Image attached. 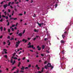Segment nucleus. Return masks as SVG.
<instances>
[{
	"instance_id": "obj_1",
	"label": "nucleus",
	"mask_w": 73,
	"mask_h": 73,
	"mask_svg": "<svg viewBox=\"0 0 73 73\" xmlns=\"http://www.w3.org/2000/svg\"><path fill=\"white\" fill-rule=\"evenodd\" d=\"M48 67H50L51 69H53V66L51 65V64L50 63H48L47 65Z\"/></svg>"
},
{
	"instance_id": "obj_2",
	"label": "nucleus",
	"mask_w": 73,
	"mask_h": 73,
	"mask_svg": "<svg viewBox=\"0 0 73 73\" xmlns=\"http://www.w3.org/2000/svg\"><path fill=\"white\" fill-rule=\"evenodd\" d=\"M20 42L19 41H18V42L17 41L16 42V44L15 45V47L16 48H18V46H19V44L20 43Z\"/></svg>"
},
{
	"instance_id": "obj_3",
	"label": "nucleus",
	"mask_w": 73,
	"mask_h": 73,
	"mask_svg": "<svg viewBox=\"0 0 73 73\" xmlns=\"http://www.w3.org/2000/svg\"><path fill=\"white\" fill-rule=\"evenodd\" d=\"M60 64H61V67L62 68V69H64V68H64V64H64L63 61L62 62V63L60 62Z\"/></svg>"
},
{
	"instance_id": "obj_4",
	"label": "nucleus",
	"mask_w": 73,
	"mask_h": 73,
	"mask_svg": "<svg viewBox=\"0 0 73 73\" xmlns=\"http://www.w3.org/2000/svg\"><path fill=\"white\" fill-rule=\"evenodd\" d=\"M37 48L38 49V50H40L41 49V47H40V46L39 45L37 46Z\"/></svg>"
},
{
	"instance_id": "obj_5",
	"label": "nucleus",
	"mask_w": 73,
	"mask_h": 73,
	"mask_svg": "<svg viewBox=\"0 0 73 73\" xmlns=\"http://www.w3.org/2000/svg\"><path fill=\"white\" fill-rule=\"evenodd\" d=\"M8 6V5L7 4H5V5H3V7H4V8H5V9H6V7H7Z\"/></svg>"
},
{
	"instance_id": "obj_6",
	"label": "nucleus",
	"mask_w": 73,
	"mask_h": 73,
	"mask_svg": "<svg viewBox=\"0 0 73 73\" xmlns=\"http://www.w3.org/2000/svg\"><path fill=\"white\" fill-rule=\"evenodd\" d=\"M22 41H23V42L25 41V43L26 42H27V40H25V39H23Z\"/></svg>"
},
{
	"instance_id": "obj_7",
	"label": "nucleus",
	"mask_w": 73,
	"mask_h": 73,
	"mask_svg": "<svg viewBox=\"0 0 73 73\" xmlns=\"http://www.w3.org/2000/svg\"><path fill=\"white\" fill-rule=\"evenodd\" d=\"M7 42L8 43V45H10L11 44V42H10L9 40H8Z\"/></svg>"
},
{
	"instance_id": "obj_8",
	"label": "nucleus",
	"mask_w": 73,
	"mask_h": 73,
	"mask_svg": "<svg viewBox=\"0 0 73 73\" xmlns=\"http://www.w3.org/2000/svg\"><path fill=\"white\" fill-rule=\"evenodd\" d=\"M65 35H66L65 34H63V35H62V36L63 38V39H64L65 37Z\"/></svg>"
},
{
	"instance_id": "obj_9",
	"label": "nucleus",
	"mask_w": 73,
	"mask_h": 73,
	"mask_svg": "<svg viewBox=\"0 0 73 73\" xmlns=\"http://www.w3.org/2000/svg\"><path fill=\"white\" fill-rule=\"evenodd\" d=\"M16 54V53L14 52V53H13V56L11 57V58H14V57L15 56V55Z\"/></svg>"
},
{
	"instance_id": "obj_10",
	"label": "nucleus",
	"mask_w": 73,
	"mask_h": 73,
	"mask_svg": "<svg viewBox=\"0 0 73 73\" xmlns=\"http://www.w3.org/2000/svg\"><path fill=\"white\" fill-rule=\"evenodd\" d=\"M35 67H36L37 68V69L38 70H39L40 69V67H38V65L37 64L36 65V66H35Z\"/></svg>"
},
{
	"instance_id": "obj_11",
	"label": "nucleus",
	"mask_w": 73,
	"mask_h": 73,
	"mask_svg": "<svg viewBox=\"0 0 73 73\" xmlns=\"http://www.w3.org/2000/svg\"><path fill=\"white\" fill-rule=\"evenodd\" d=\"M3 29V27H0V29L1 30V32H2Z\"/></svg>"
},
{
	"instance_id": "obj_12",
	"label": "nucleus",
	"mask_w": 73,
	"mask_h": 73,
	"mask_svg": "<svg viewBox=\"0 0 73 73\" xmlns=\"http://www.w3.org/2000/svg\"><path fill=\"white\" fill-rule=\"evenodd\" d=\"M38 24V25H39V27H41V24H40V23H38V22H37V23Z\"/></svg>"
},
{
	"instance_id": "obj_13",
	"label": "nucleus",
	"mask_w": 73,
	"mask_h": 73,
	"mask_svg": "<svg viewBox=\"0 0 73 73\" xmlns=\"http://www.w3.org/2000/svg\"><path fill=\"white\" fill-rule=\"evenodd\" d=\"M18 35L19 36H22L23 34H22V33H19L18 34Z\"/></svg>"
},
{
	"instance_id": "obj_14",
	"label": "nucleus",
	"mask_w": 73,
	"mask_h": 73,
	"mask_svg": "<svg viewBox=\"0 0 73 73\" xmlns=\"http://www.w3.org/2000/svg\"><path fill=\"white\" fill-rule=\"evenodd\" d=\"M21 64V62H19L18 64V66L19 67L20 66V65Z\"/></svg>"
},
{
	"instance_id": "obj_15",
	"label": "nucleus",
	"mask_w": 73,
	"mask_h": 73,
	"mask_svg": "<svg viewBox=\"0 0 73 73\" xmlns=\"http://www.w3.org/2000/svg\"><path fill=\"white\" fill-rule=\"evenodd\" d=\"M15 68H16V67L15 66H14V67H13V69H11V70H14V69Z\"/></svg>"
},
{
	"instance_id": "obj_16",
	"label": "nucleus",
	"mask_w": 73,
	"mask_h": 73,
	"mask_svg": "<svg viewBox=\"0 0 73 73\" xmlns=\"http://www.w3.org/2000/svg\"><path fill=\"white\" fill-rule=\"evenodd\" d=\"M13 58H12L11 57V60H10V62H11V63H12V62H13Z\"/></svg>"
},
{
	"instance_id": "obj_17",
	"label": "nucleus",
	"mask_w": 73,
	"mask_h": 73,
	"mask_svg": "<svg viewBox=\"0 0 73 73\" xmlns=\"http://www.w3.org/2000/svg\"><path fill=\"white\" fill-rule=\"evenodd\" d=\"M16 61L15 60H14L13 62V64H12V65H14V64L15 63Z\"/></svg>"
},
{
	"instance_id": "obj_18",
	"label": "nucleus",
	"mask_w": 73,
	"mask_h": 73,
	"mask_svg": "<svg viewBox=\"0 0 73 73\" xmlns=\"http://www.w3.org/2000/svg\"><path fill=\"white\" fill-rule=\"evenodd\" d=\"M25 68V67H24V66H22V68H21V69L22 70H24Z\"/></svg>"
},
{
	"instance_id": "obj_19",
	"label": "nucleus",
	"mask_w": 73,
	"mask_h": 73,
	"mask_svg": "<svg viewBox=\"0 0 73 73\" xmlns=\"http://www.w3.org/2000/svg\"><path fill=\"white\" fill-rule=\"evenodd\" d=\"M42 49H44L45 48V46L44 45H43L42 46Z\"/></svg>"
},
{
	"instance_id": "obj_20",
	"label": "nucleus",
	"mask_w": 73,
	"mask_h": 73,
	"mask_svg": "<svg viewBox=\"0 0 73 73\" xmlns=\"http://www.w3.org/2000/svg\"><path fill=\"white\" fill-rule=\"evenodd\" d=\"M4 57H5L6 58H7L8 57L7 55H5V56H4Z\"/></svg>"
},
{
	"instance_id": "obj_21",
	"label": "nucleus",
	"mask_w": 73,
	"mask_h": 73,
	"mask_svg": "<svg viewBox=\"0 0 73 73\" xmlns=\"http://www.w3.org/2000/svg\"><path fill=\"white\" fill-rule=\"evenodd\" d=\"M44 69V68H42V70L41 71V72H43V70Z\"/></svg>"
},
{
	"instance_id": "obj_22",
	"label": "nucleus",
	"mask_w": 73,
	"mask_h": 73,
	"mask_svg": "<svg viewBox=\"0 0 73 73\" xmlns=\"http://www.w3.org/2000/svg\"><path fill=\"white\" fill-rule=\"evenodd\" d=\"M44 68L45 69H47L48 68V67L47 66V65H45V66H44Z\"/></svg>"
},
{
	"instance_id": "obj_23",
	"label": "nucleus",
	"mask_w": 73,
	"mask_h": 73,
	"mask_svg": "<svg viewBox=\"0 0 73 73\" xmlns=\"http://www.w3.org/2000/svg\"><path fill=\"white\" fill-rule=\"evenodd\" d=\"M11 2H9V4H8V6H10V5L11 4Z\"/></svg>"
},
{
	"instance_id": "obj_24",
	"label": "nucleus",
	"mask_w": 73,
	"mask_h": 73,
	"mask_svg": "<svg viewBox=\"0 0 73 73\" xmlns=\"http://www.w3.org/2000/svg\"><path fill=\"white\" fill-rule=\"evenodd\" d=\"M60 42H62V43H64V41L63 40H61Z\"/></svg>"
},
{
	"instance_id": "obj_25",
	"label": "nucleus",
	"mask_w": 73,
	"mask_h": 73,
	"mask_svg": "<svg viewBox=\"0 0 73 73\" xmlns=\"http://www.w3.org/2000/svg\"><path fill=\"white\" fill-rule=\"evenodd\" d=\"M3 18H2L0 20V21L1 22H2V21H3Z\"/></svg>"
},
{
	"instance_id": "obj_26",
	"label": "nucleus",
	"mask_w": 73,
	"mask_h": 73,
	"mask_svg": "<svg viewBox=\"0 0 73 73\" xmlns=\"http://www.w3.org/2000/svg\"><path fill=\"white\" fill-rule=\"evenodd\" d=\"M34 31L35 32H38V31H37L36 29H34Z\"/></svg>"
},
{
	"instance_id": "obj_27",
	"label": "nucleus",
	"mask_w": 73,
	"mask_h": 73,
	"mask_svg": "<svg viewBox=\"0 0 73 73\" xmlns=\"http://www.w3.org/2000/svg\"><path fill=\"white\" fill-rule=\"evenodd\" d=\"M14 14V11H13V13H12V16H13Z\"/></svg>"
},
{
	"instance_id": "obj_28",
	"label": "nucleus",
	"mask_w": 73,
	"mask_h": 73,
	"mask_svg": "<svg viewBox=\"0 0 73 73\" xmlns=\"http://www.w3.org/2000/svg\"><path fill=\"white\" fill-rule=\"evenodd\" d=\"M14 40V38L13 37H12L11 39H10V40Z\"/></svg>"
},
{
	"instance_id": "obj_29",
	"label": "nucleus",
	"mask_w": 73,
	"mask_h": 73,
	"mask_svg": "<svg viewBox=\"0 0 73 73\" xmlns=\"http://www.w3.org/2000/svg\"><path fill=\"white\" fill-rule=\"evenodd\" d=\"M4 13L5 14V16H6V15H7V12H6V11H5L4 12Z\"/></svg>"
},
{
	"instance_id": "obj_30",
	"label": "nucleus",
	"mask_w": 73,
	"mask_h": 73,
	"mask_svg": "<svg viewBox=\"0 0 73 73\" xmlns=\"http://www.w3.org/2000/svg\"><path fill=\"white\" fill-rule=\"evenodd\" d=\"M27 48H31V45H29L28 46H27Z\"/></svg>"
},
{
	"instance_id": "obj_31",
	"label": "nucleus",
	"mask_w": 73,
	"mask_h": 73,
	"mask_svg": "<svg viewBox=\"0 0 73 73\" xmlns=\"http://www.w3.org/2000/svg\"><path fill=\"white\" fill-rule=\"evenodd\" d=\"M14 60H17V57H14Z\"/></svg>"
},
{
	"instance_id": "obj_32",
	"label": "nucleus",
	"mask_w": 73,
	"mask_h": 73,
	"mask_svg": "<svg viewBox=\"0 0 73 73\" xmlns=\"http://www.w3.org/2000/svg\"><path fill=\"white\" fill-rule=\"evenodd\" d=\"M10 32H11V30L10 29H8V32L10 33Z\"/></svg>"
},
{
	"instance_id": "obj_33",
	"label": "nucleus",
	"mask_w": 73,
	"mask_h": 73,
	"mask_svg": "<svg viewBox=\"0 0 73 73\" xmlns=\"http://www.w3.org/2000/svg\"><path fill=\"white\" fill-rule=\"evenodd\" d=\"M62 60H64L65 58V57L64 56H63V57H62Z\"/></svg>"
},
{
	"instance_id": "obj_34",
	"label": "nucleus",
	"mask_w": 73,
	"mask_h": 73,
	"mask_svg": "<svg viewBox=\"0 0 73 73\" xmlns=\"http://www.w3.org/2000/svg\"><path fill=\"white\" fill-rule=\"evenodd\" d=\"M58 6V4H56L55 5V7H57Z\"/></svg>"
},
{
	"instance_id": "obj_35",
	"label": "nucleus",
	"mask_w": 73,
	"mask_h": 73,
	"mask_svg": "<svg viewBox=\"0 0 73 73\" xmlns=\"http://www.w3.org/2000/svg\"><path fill=\"white\" fill-rule=\"evenodd\" d=\"M31 43L30 42H29V44H28V45H31Z\"/></svg>"
},
{
	"instance_id": "obj_36",
	"label": "nucleus",
	"mask_w": 73,
	"mask_h": 73,
	"mask_svg": "<svg viewBox=\"0 0 73 73\" xmlns=\"http://www.w3.org/2000/svg\"><path fill=\"white\" fill-rule=\"evenodd\" d=\"M19 69H17V73H19Z\"/></svg>"
},
{
	"instance_id": "obj_37",
	"label": "nucleus",
	"mask_w": 73,
	"mask_h": 73,
	"mask_svg": "<svg viewBox=\"0 0 73 73\" xmlns=\"http://www.w3.org/2000/svg\"><path fill=\"white\" fill-rule=\"evenodd\" d=\"M5 18L6 19H8V16H5Z\"/></svg>"
},
{
	"instance_id": "obj_38",
	"label": "nucleus",
	"mask_w": 73,
	"mask_h": 73,
	"mask_svg": "<svg viewBox=\"0 0 73 73\" xmlns=\"http://www.w3.org/2000/svg\"><path fill=\"white\" fill-rule=\"evenodd\" d=\"M29 68H30V67H31V64H29V65L28 66Z\"/></svg>"
},
{
	"instance_id": "obj_39",
	"label": "nucleus",
	"mask_w": 73,
	"mask_h": 73,
	"mask_svg": "<svg viewBox=\"0 0 73 73\" xmlns=\"http://www.w3.org/2000/svg\"><path fill=\"white\" fill-rule=\"evenodd\" d=\"M19 15L20 16H22L23 14H22V13H19Z\"/></svg>"
},
{
	"instance_id": "obj_40",
	"label": "nucleus",
	"mask_w": 73,
	"mask_h": 73,
	"mask_svg": "<svg viewBox=\"0 0 73 73\" xmlns=\"http://www.w3.org/2000/svg\"><path fill=\"white\" fill-rule=\"evenodd\" d=\"M62 54H64V50H62Z\"/></svg>"
},
{
	"instance_id": "obj_41",
	"label": "nucleus",
	"mask_w": 73,
	"mask_h": 73,
	"mask_svg": "<svg viewBox=\"0 0 73 73\" xmlns=\"http://www.w3.org/2000/svg\"><path fill=\"white\" fill-rule=\"evenodd\" d=\"M46 52H47V53H50V52H49V51H48V50H46Z\"/></svg>"
},
{
	"instance_id": "obj_42",
	"label": "nucleus",
	"mask_w": 73,
	"mask_h": 73,
	"mask_svg": "<svg viewBox=\"0 0 73 73\" xmlns=\"http://www.w3.org/2000/svg\"><path fill=\"white\" fill-rule=\"evenodd\" d=\"M14 10H15V11L16 12H17V8H15V9H14Z\"/></svg>"
},
{
	"instance_id": "obj_43",
	"label": "nucleus",
	"mask_w": 73,
	"mask_h": 73,
	"mask_svg": "<svg viewBox=\"0 0 73 73\" xmlns=\"http://www.w3.org/2000/svg\"><path fill=\"white\" fill-rule=\"evenodd\" d=\"M11 30H12V31H14V28H11Z\"/></svg>"
},
{
	"instance_id": "obj_44",
	"label": "nucleus",
	"mask_w": 73,
	"mask_h": 73,
	"mask_svg": "<svg viewBox=\"0 0 73 73\" xmlns=\"http://www.w3.org/2000/svg\"><path fill=\"white\" fill-rule=\"evenodd\" d=\"M25 30L23 31V34H24V33H25Z\"/></svg>"
},
{
	"instance_id": "obj_45",
	"label": "nucleus",
	"mask_w": 73,
	"mask_h": 73,
	"mask_svg": "<svg viewBox=\"0 0 73 73\" xmlns=\"http://www.w3.org/2000/svg\"><path fill=\"white\" fill-rule=\"evenodd\" d=\"M1 12H0V19H1Z\"/></svg>"
},
{
	"instance_id": "obj_46",
	"label": "nucleus",
	"mask_w": 73,
	"mask_h": 73,
	"mask_svg": "<svg viewBox=\"0 0 73 73\" xmlns=\"http://www.w3.org/2000/svg\"><path fill=\"white\" fill-rule=\"evenodd\" d=\"M3 38V36L2 35L0 36V38Z\"/></svg>"
},
{
	"instance_id": "obj_47",
	"label": "nucleus",
	"mask_w": 73,
	"mask_h": 73,
	"mask_svg": "<svg viewBox=\"0 0 73 73\" xmlns=\"http://www.w3.org/2000/svg\"><path fill=\"white\" fill-rule=\"evenodd\" d=\"M25 58H26V57H24L23 58V60H25Z\"/></svg>"
},
{
	"instance_id": "obj_48",
	"label": "nucleus",
	"mask_w": 73,
	"mask_h": 73,
	"mask_svg": "<svg viewBox=\"0 0 73 73\" xmlns=\"http://www.w3.org/2000/svg\"><path fill=\"white\" fill-rule=\"evenodd\" d=\"M34 46L33 45H31V47L32 48H33V49Z\"/></svg>"
},
{
	"instance_id": "obj_49",
	"label": "nucleus",
	"mask_w": 73,
	"mask_h": 73,
	"mask_svg": "<svg viewBox=\"0 0 73 73\" xmlns=\"http://www.w3.org/2000/svg\"><path fill=\"white\" fill-rule=\"evenodd\" d=\"M15 25H14L13 24L12 25V27H15Z\"/></svg>"
},
{
	"instance_id": "obj_50",
	"label": "nucleus",
	"mask_w": 73,
	"mask_h": 73,
	"mask_svg": "<svg viewBox=\"0 0 73 73\" xmlns=\"http://www.w3.org/2000/svg\"><path fill=\"white\" fill-rule=\"evenodd\" d=\"M5 44H6V42H5V41H4V42H3V45H5Z\"/></svg>"
},
{
	"instance_id": "obj_51",
	"label": "nucleus",
	"mask_w": 73,
	"mask_h": 73,
	"mask_svg": "<svg viewBox=\"0 0 73 73\" xmlns=\"http://www.w3.org/2000/svg\"><path fill=\"white\" fill-rule=\"evenodd\" d=\"M8 11L10 13L11 12V11L10 10V9H8Z\"/></svg>"
},
{
	"instance_id": "obj_52",
	"label": "nucleus",
	"mask_w": 73,
	"mask_h": 73,
	"mask_svg": "<svg viewBox=\"0 0 73 73\" xmlns=\"http://www.w3.org/2000/svg\"><path fill=\"white\" fill-rule=\"evenodd\" d=\"M3 30L4 31H6V28L4 27Z\"/></svg>"
},
{
	"instance_id": "obj_53",
	"label": "nucleus",
	"mask_w": 73,
	"mask_h": 73,
	"mask_svg": "<svg viewBox=\"0 0 73 73\" xmlns=\"http://www.w3.org/2000/svg\"><path fill=\"white\" fill-rule=\"evenodd\" d=\"M9 22L8 21L7 23V25L9 26Z\"/></svg>"
},
{
	"instance_id": "obj_54",
	"label": "nucleus",
	"mask_w": 73,
	"mask_h": 73,
	"mask_svg": "<svg viewBox=\"0 0 73 73\" xmlns=\"http://www.w3.org/2000/svg\"><path fill=\"white\" fill-rule=\"evenodd\" d=\"M17 18H14V20H17Z\"/></svg>"
},
{
	"instance_id": "obj_55",
	"label": "nucleus",
	"mask_w": 73,
	"mask_h": 73,
	"mask_svg": "<svg viewBox=\"0 0 73 73\" xmlns=\"http://www.w3.org/2000/svg\"><path fill=\"white\" fill-rule=\"evenodd\" d=\"M47 62V61H46L45 62H44V64H46Z\"/></svg>"
},
{
	"instance_id": "obj_56",
	"label": "nucleus",
	"mask_w": 73,
	"mask_h": 73,
	"mask_svg": "<svg viewBox=\"0 0 73 73\" xmlns=\"http://www.w3.org/2000/svg\"><path fill=\"white\" fill-rule=\"evenodd\" d=\"M3 2L4 1H2L1 3V4H3Z\"/></svg>"
},
{
	"instance_id": "obj_57",
	"label": "nucleus",
	"mask_w": 73,
	"mask_h": 73,
	"mask_svg": "<svg viewBox=\"0 0 73 73\" xmlns=\"http://www.w3.org/2000/svg\"><path fill=\"white\" fill-rule=\"evenodd\" d=\"M68 32L67 31H66V32H64V33L66 34Z\"/></svg>"
},
{
	"instance_id": "obj_58",
	"label": "nucleus",
	"mask_w": 73,
	"mask_h": 73,
	"mask_svg": "<svg viewBox=\"0 0 73 73\" xmlns=\"http://www.w3.org/2000/svg\"><path fill=\"white\" fill-rule=\"evenodd\" d=\"M41 56H44V55L43 54H42H42H41Z\"/></svg>"
},
{
	"instance_id": "obj_59",
	"label": "nucleus",
	"mask_w": 73,
	"mask_h": 73,
	"mask_svg": "<svg viewBox=\"0 0 73 73\" xmlns=\"http://www.w3.org/2000/svg\"><path fill=\"white\" fill-rule=\"evenodd\" d=\"M30 61V60H27V62H29Z\"/></svg>"
},
{
	"instance_id": "obj_60",
	"label": "nucleus",
	"mask_w": 73,
	"mask_h": 73,
	"mask_svg": "<svg viewBox=\"0 0 73 73\" xmlns=\"http://www.w3.org/2000/svg\"><path fill=\"white\" fill-rule=\"evenodd\" d=\"M10 36H8V37H7V38L10 39Z\"/></svg>"
},
{
	"instance_id": "obj_61",
	"label": "nucleus",
	"mask_w": 73,
	"mask_h": 73,
	"mask_svg": "<svg viewBox=\"0 0 73 73\" xmlns=\"http://www.w3.org/2000/svg\"><path fill=\"white\" fill-rule=\"evenodd\" d=\"M36 37H35V38H34V41H35V40H36Z\"/></svg>"
},
{
	"instance_id": "obj_62",
	"label": "nucleus",
	"mask_w": 73,
	"mask_h": 73,
	"mask_svg": "<svg viewBox=\"0 0 73 73\" xmlns=\"http://www.w3.org/2000/svg\"><path fill=\"white\" fill-rule=\"evenodd\" d=\"M11 15H9V17H11Z\"/></svg>"
},
{
	"instance_id": "obj_63",
	"label": "nucleus",
	"mask_w": 73,
	"mask_h": 73,
	"mask_svg": "<svg viewBox=\"0 0 73 73\" xmlns=\"http://www.w3.org/2000/svg\"><path fill=\"white\" fill-rule=\"evenodd\" d=\"M24 72V71L23 70H21V72Z\"/></svg>"
},
{
	"instance_id": "obj_64",
	"label": "nucleus",
	"mask_w": 73,
	"mask_h": 73,
	"mask_svg": "<svg viewBox=\"0 0 73 73\" xmlns=\"http://www.w3.org/2000/svg\"><path fill=\"white\" fill-rule=\"evenodd\" d=\"M2 17H5L4 16V15H2Z\"/></svg>"
}]
</instances>
